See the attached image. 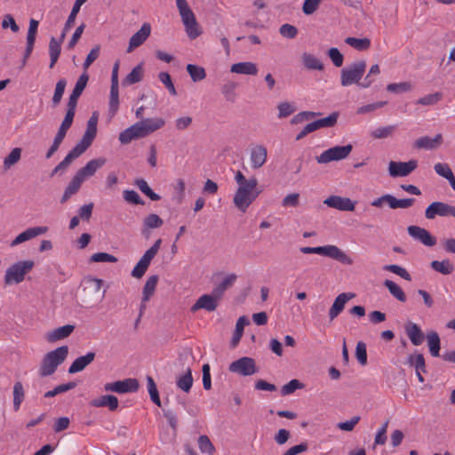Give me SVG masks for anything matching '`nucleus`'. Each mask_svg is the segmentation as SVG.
Here are the masks:
<instances>
[{"mask_svg":"<svg viewBox=\"0 0 455 455\" xmlns=\"http://www.w3.org/2000/svg\"><path fill=\"white\" fill-rule=\"evenodd\" d=\"M299 251L304 254H318L335 259L342 264L352 265L353 259L340 248L328 244L317 247H300Z\"/></svg>","mask_w":455,"mask_h":455,"instance_id":"obj_4","label":"nucleus"},{"mask_svg":"<svg viewBox=\"0 0 455 455\" xmlns=\"http://www.w3.org/2000/svg\"><path fill=\"white\" fill-rule=\"evenodd\" d=\"M177 8L189 38L195 39L201 34L196 16L187 0H176Z\"/></svg>","mask_w":455,"mask_h":455,"instance_id":"obj_5","label":"nucleus"},{"mask_svg":"<svg viewBox=\"0 0 455 455\" xmlns=\"http://www.w3.org/2000/svg\"><path fill=\"white\" fill-rule=\"evenodd\" d=\"M193 385V377L192 371L190 368H188L186 372L178 378L177 379V387L182 391L188 393Z\"/></svg>","mask_w":455,"mask_h":455,"instance_id":"obj_42","label":"nucleus"},{"mask_svg":"<svg viewBox=\"0 0 455 455\" xmlns=\"http://www.w3.org/2000/svg\"><path fill=\"white\" fill-rule=\"evenodd\" d=\"M74 330L75 325L73 324H66L61 327H58L46 334V339L49 342H56L70 336Z\"/></svg>","mask_w":455,"mask_h":455,"instance_id":"obj_26","label":"nucleus"},{"mask_svg":"<svg viewBox=\"0 0 455 455\" xmlns=\"http://www.w3.org/2000/svg\"><path fill=\"white\" fill-rule=\"evenodd\" d=\"M230 71L235 74L255 76L258 73V67L251 61L238 62L231 66Z\"/></svg>","mask_w":455,"mask_h":455,"instance_id":"obj_32","label":"nucleus"},{"mask_svg":"<svg viewBox=\"0 0 455 455\" xmlns=\"http://www.w3.org/2000/svg\"><path fill=\"white\" fill-rule=\"evenodd\" d=\"M162 243V239H157L155 243L146 251V252L143 254V256L140 258L139 262L136 264V266L133 267L132 271V275L135 278H141L148 267L150 265L151 260L155 258V256L157 254L160 246Z\"/></svg>","mask_w":455,"mask_h":455,"instance_id":"obj_9","label":"nucleus"},{"mask_svg":"<svg viewBox=\"0 0 455 455\" xmlns=\"http://www.w3.org/2000/svg\"><path fill=\"white\" fill-rule=\"evenodd\" d=\"M384 269L401 276L406 281L411 280V276L409 272L404 267L398 265H386Z\"/></svg>","mask_w":455,"mask_h":455,"instance_id":"obj_59","label":"nucleus"},{"mask_svg":"<svg viewBox=\"0 0 455 455\" xmlns=\"http://www.w3.org/2000/svg\"><path fill=\"white\" fill-rule=\"evenodd\" d=\"M384 285H385V287L387 288L390 294L394 298H395L397 300H399L400 302L406 301V299H407L406 295H405L404 291H403V289L397 283H395V282H393L391 280H386L384 282Z\"/></svg>","mask_w":455,"mask_h":455,"instance_id":"obj_41","label":"nucleus"},{"mask_svg":"<svg viewBox=\"0 0 455 455\" xmlns=\"http://www.w3.org/2000/svg\"><path fill=\"white\" fill-rule=\"evenodd\" d=\"M165 121L161 117L142 119L126 128L119 134L122 144H129L133 140L145 138L164 127Z\"/></svg>","mask_w":455,"mask_h":455,"instance_id":"obj_2","label":"nucleus"},{"mask_svg":"<svg viewBox=\"0 0 455 455\" xmlns=\"http://www.w3.org/2000/svg\"><path fill=\"white\" fill-rule=\"evenodd\" d=\"M235 180L238 187L233 197L235 206L242 212H245L248 207L261 193L258 190V180L255 177L246 179L242 172L237 171Z\"/></svg>","mask_w":455,"mask_h":455,"instance_id":"obj_1","label":"nucleus"},{"mask_svg":"<svg viewBox=\"0 0 455 455\" xmlns=\"http://www.w3.org/2000/svg\"><path fill=\"white\" fill-rule=\"evenodd\" d=\"M140 384L136 379H125L115 382L107 383L104 386L106 391H111L117 394H125L136 392L139 389Z\"/></svg>","mask_w":455,"mask_h":455,"instance_id":"obj_13","label":"nucleus"},{"mask_svg":"<svg viewBox=\"0 0 455 455\" xmlns=\"http://www.w3.org/2000/svg\"><path fill=\"white\" fill-rule=\"evenodd\" d=\"M198 447L202 453H206L208 455H214L216 449L210 438L205 435H200L198 438Z\"/></svg>","mask_w":455,"mask_h":455,"instance_id":"obj_51","label":"nucleus"},{"mask_svg":"<svg viewBox=\"0 0 455 455\" xmlns=\"http://www.w3.org/2000/svg\"><path fill=\"white\" fill-rule=\"evenodd\" d=\"M430 266L435 271L443 275H450L454 270V266L449 259H443L442 261L433 260Z\"/></svg>","mask_w":455,"mask_h":455,"instance_id":"obj_43","label":"nucleus"},{"mask_svg":"<svg viewBox=\"0 0 455 455\" xmlns=\"http://www.w3.org/2000/svg\"><path fill=\"white\" fill-rule=\"evenodd\" d=\"M144 70L142 63L137 65L123 80L124 86L132 85L140 82L143 79Z\"/></svg>","mask_w":455,"mask_h":455,"instance_id":"obj_36","label":"nucleus"},{"mask_svg":"<svg viewBox=\"0 0 455 455\" xmlns=\"http://www.w3.org/2000/svg\"><path fill=\"white\" fill-rule=\"evenodd\" d=\"M427 346L432 356L440 355V337L436 331H430L427 334Z\"/></svg>","mask_w":455,"mask_h":455,"instance_id":"obj_37","label":"nucleus"},{"mask_svg":"<svg viewBox=\"0 0 455 455\" xmlns=\"http://www.w3.org/2000/svg\"><path fill=\"white\" fill-rule=\"evenodd\" d=\"M353 146L347 144L346 146H335L315 157L318 164H326L332 161H340L346 159L352 152Z\"/></svg>","mask_w":455,"mask_h":455,"instance_id":"obj_8","label":"nucleus"},{"mask_svg":"<svg viewBox=\"0 0 455 455\" xmlns=\"http://www.w3.org/2000/svg\"><path fill=\"white\" fill-rule=\"evenodd\" d=\"M87 0H76L73 8L71 10V12L66 21V28H71L75 23L77 13L80 11L81 6L86 2Z\"/></svg>","mask_w":455,"mask_h":455,"instance_id":"obj_58","label":"nucleus"},{"mask_svg":"<svg viewBox=\"0 0 455 455\" xmlns=\"http://www.w3.org/2000/svg\"><path fill=\"white\" fill-rule=\"evenodd\" d=\"M61 52V44L60 42H58V40L55 37H52L49 42V55H50V68H52L56 62L58 61V59L60 57Z\"/></svg>","mask_w":455,"mask_h":455,"instance_id":"obj_38","label":"nucleus"},{"mask_svg":"<svg viewBox=\"0 0 455 455\" xmlns=\"http://www.w3.org/2000/svg\"><path fill=\"white\" fill-rule=\"evenodd\" d=\"M355 356L358 362L362 365H365L367 363V351L366 345L363 341H358L355 347Z\"/></svg>","mask_w":455,"mask_h":455,"instance_id":"obj_64","label":"nucleus"},{"mask_svg":"<svg viewBox=\"0 0 455 455\" xmlns=\"http://www.w3.org/2000/svg\"><path fill=\"white\" fill-rule=\"evenodd\" d=\"M338 117H339V114L334 112L324 118H321V119H318L315 121L317 123L319 129L333 127L337 124Z\"/></svg>","mask_w":455,"mask_h":455,"instance_id":"obj_60","label":"nucleus"},{"mask_svg":"<svg viewBox=\"0 0 455 455\" xmlns=\"http://www.w3.org/2000/svg\"><path fill=\"white\" fill-rule=\"evenodd\" d=\"M396 130V125H387L384 127H379L371 132V136L374 139H386L391 137L395 131Z\"/></svg>","mask_w":455,"mask_h":455,"instance_id":"obj_50","label":"nucleus"},{"mask_svg":"<svg viewBox=\"0 0 455 455\" xmlns=\"http://www.w3.org/2000/svg\"><path fill=\"white\" fill-rule=\"evenodd\" d=\"M408 362L411 366H414L416 371L426 372L425 358L422 354L410 355Z\"/></svg>","mask_w":455,"mask_h":455,"instance_id":"obj_57","label":"nucleus"},{"mask_svg":"<svg viewBox=\"0 0 455 455\" xmlns=\"http://www.w3.org/2000/svg\"><path fill=\"white\" fill-rule=\"evenodd\" d=\"M186 68L193 82L202 81L206 76L205 69L203 67L188 64Z\"/></svg>","mask_w":455,"mask_h":455,"instance_id":"obj_47","label":"nucleus"},{"mask_svg":"<svg viewBox=\"0 0 455 455\" xmlns=\"http://www.w3.org/2000/svg\"><path fill=\"white\" fill-rule=\"evenodd\" d=\"M119 108V90L118 86H111L109 96V113L115 116Z\"/></svg>","mask_w":455,"mask_h":455,"instance_id":"obj_53","label":"nucleus"},{"mask_svg":"<svg viewBox=\"0 0 455 455\" xmlns=\"http://www.w3.org/2000/svg\"><path fill=\"white\" fill-rule=\"evenodd\" d=\"M405 332L414 346H419L424 341V333L417 323H408L405 325Z\"/></svg>","mask_w":455,"mask_h":455,"instance_id":"obj_29","label":"nucleus"},{"mask_svg":"<svg viewBox=\"0 0 455 455\" xmlns=\"http://www.w3.org/2000/svg\"><path fill=\"white\" fill-rule=\"evenodd\" d=\"M279 33L285 38L293 39L298 35V28L293 25L286 23L280 27Z\"/></svg>","mask_w":455,"mask_h":455,"instance_id":"obj_63","label":"nucleus"},{"mask_svg":"<svg viewBox=\"0 0 455 455\" xmlns=\"http://www.w3.org/2000/svg\"><path fill=\"white\" fill-rule=\"evenodd\" d=\"M82 154L77 149L73 148L65 158L52 171L51 177H53L58 173L62 174L71 164L72 161L79 157Z\"/></svg>","mask_w":455,"mask_h":455,"instance_id":"obj_30","label":"nucleus"},{"mask_svg":"<svg viewBox=\"0 0 455 455\" xmlns=\"http://www.w3.org/2000/svg\"><path fill=\"white\" fill-rule=\"evenodd\" d=\"M418 167V161L411 159L408 162L390 161L388 164V172L391 177H406Z\"/></svg>","mask_w":455,"mask_h":455,"instance_id":"obj_12","label":"nucleus"},{"mask_svg":"<svg viewBox=\"0 0 455 455\" xmlns=\"http://www.w3.org/2000/svg\"><path fill=\"white\" fill-rule=\"evenodd\" d=\"M135 185L137 188L147 196H148L152 201H158L160 200V196L155 193L148 186V182L143 180L140 179L135 181Z\"/></svg>","mask_w":455,"mask_h":455,"instance_id":"obj_52","label":"nucleus"},{"mask_svg":"<svg viewBox=\"0 0 455 455\" xmlns=\"http://www.w3.org/2000/svg\"><path fill=\"white\" fill-rule=\"evenodd\" d=\"M237 275L235 274L228 275L223 281H221L214 289L212 293L220 301L224 296L225 291L233 286L236 281Z\"/></svg>","mask_w":455,"mask_h":455,"instance_id":"obj_31","label":"nucleus"},{"mask_svg":"<svg viewBox=\"0 0 455 455\" xmlns=\"http://www.w3.org/2000/svg\"><path fill=\"white\" fill-rule=\"evenodd\" d=\"M158 283V275H154L148 278L143 287V302L148 301L154 294Z\"/></svg>","mask_w":455,"mask_h":455,"instance_id":"obj_39","label":"nucleus"},{"mask_svg":"<svg viewBox=\"0 0 455 455\" xmlns=\"http://www.w3.org/2000/svg\"><path fill=\"white\" fill-rule=\"evenodd\" d=\"M387 90L390 92L394 93H401L404 92H409L411 90V84L408 82H402V83H394L389 84L387 86Z\"/></svg>","mask_w":455,"mask_h":455,"instance_id":"obj_62","label":"nucleus"},{"mask_svg":"<svg viewBox=\"0 0 455 455\" xmlns=\"http://www.w3.org/2000/svg\"><path fill=\"white\" fill-rule=\"evenodd\" d=\"M267 159V150L263 145H256L251 149L250 160L252 169H259Z\"/></svg>","mask_w":455,"mask_h":455,"instance_id":"obj_21","label":"nucleus"},{"mask_svg":"<svg viewBox=\"0 0 455 455\" xmlns=\"http://www.w3.org/2000/svg\"><path fill=\"white\" fill-rule=\"evenodd\" d=\"M277 109L279 118H285L295 112V108L288 101L279 103Z\"/></svg>","mask_w":455,"mask_h":455,"instance_id":"obj_61","label":"nucleus"},{"mask_svg":"<svg viewBox=\"0 0 455 455\" xmlns=\"http://www.w3.org/2000/svg\"><path fill=\"white\" fill-rule=\"evenodd\" d=\"M228 371L241 376H251L258 371V369L253 358L243 356L232 362L228 366Z\"/></svg>","mask_w":455,"mask_h":455,"instance_id":"obj_10","label":"nucleus"},{"mask_svg":"<svg viewBox=\"0 0 455 455\" xmlns=\"http://www.w3.org/2000/svg\"><path fill=\"white\" fill-rule=\"evenodd\" d=\"M345 42L352 46L353 48L358 51H365L371 46V40L369 38H355V37H347Z\"/></svg>","mask_w":455,"mask_h":455,"instance_id":"obj_48","label":"nucleus"},{"mask_svg":"<svg viewBox=\"0 0 455 455\" xmlns=\"http://www.w3.org/2000/svg\"><path fill=\"white\" fill-rule=\"evenodd\" d=\"M66 85H67V81L64 78L60 79L57 82L56 86H55L54 94H53V97L52 100L54 107H56L57 105L60 104V102L62 99L63 93L65 92Z\"/></svg>","mask_w":455,"mask_h":455,"instance_id":"obj_56","label":"nucleus"},{"mask_svg":"<svg viewBox=\"0 0 455 455\" xmlns=\"http://www.w3.org/2000/svg\"><path fill=\"white\" fill-rule=\"evenodd\" d=\"M38 25H39V22L37 20H36L34 19H31L29 20V27H28V35H27V46H26L24 58H23L24 64L26 63L27 59L29 58V56L31 55V53L33 52L34 44H35L36 38Z\"/></svg>","mask_w":455,"mask_h":455,"instance_id":"obj_24","label":"nucleus"},{"mask_svg":"<svg viewBox=\"0 0 455 455\" xmlns=\"http://www.w3.org/2000/svg\"><path fill=\"white\" fill-rule=\"evenodd\" d=\"M355 297L354 293L343 292L339 294L329 310V317L333 321L343 310L345 305Z\"/></svg>","mask_w":455,"mask_h":455,"instance_id":"obj_20","label":"nucleus"},{"mask_svg":"<svg viewBox=\"0 0 455 455\" xmlns=\"http://www.w3.org/2000/svg\"><path fill=\"white\" fill-rule=\"evenodd\" d=\"M247 324H249V320L246 316H241L236 321L235 330V332L232 337V345L234 347L239 343V341L243 334L244 326Z\"/></svg>","mask_w":455,"mask_h":455,"instance_id":"obj_45","label":"nucleus"},{"mask_svg":"<svg viewBox=\"0 0 455 455\" xmlns=\"http://www.w3.org/2000/svg\"><path fill=\"white\" fill-rule=\"evenodd\" d=\"M366 69V62L358 60L344 68L340 71V84L343 87L357 84L360 86Z\"/></svg>","mask_w":455,"mask_h":455,"instance_id":"obj_6","label":"nucleus"},{"mask_svg":"<svg viewBox=\"0 0 455 455\" xmlns=\"http://www.w3.org/2000/svg\"><path fill=\"white\" fill-rule=\"evenodd\" d=\"M90 404L93 407H108L111 411H116L118 407V399L115 395H102L97 399L91 401Z\"/></svg>","mask_w":455,"mask_h":455,"instance_id":"obj_33","label":"nucleus"},{"mask_svg":"<svg viewBox=\"0 0 455 455\" xmlns=\"http://www.w3.org/2000/svg\"><path fill=\"white\" fill-rule=\"evenodd\" d=\"M34 266L31 260L18 261L10 266L4 275V283L11 285L21 283L27 273H28Z\"/></svg>","mask_w":455,"mask_h":455,"instance_id":"obj_7","label":"nucleus"},{"mask_svg":"<svg viewBox=\"0 0 455 455\" xmlns=\"http://www.w3.org/2000/svg\"><path fill=\"white\" fill-rule=\"evenodd\" d=\"M302 61L304 66L310 70H323V65L320 60L310 53H303Z\"/></svg>","mask_w":455,"mask_h":455,"instance_id":"obj_44","label":"nucleus"},{"mask_svg":"<svg viewBox=\"0 0 455 455\" xmlns=\"http://www.w3.org/2000/svg\"><path fill=\"white\" fill-rule=\"evenodd\" d=\"M443 99V93L436 92L432 94L425 95L418 100L417 103L423 106H432L437 104Z\"/></svg>","mask_w":455,"mask_h":455,"instance_id":"obj_55","label":"nucleus"},{"mask_svg":"<svg viewBox=\"0 0 455 455\" xmlns=\"http://www.w3.org/2000/svg\"><path fill=\"white\" fill-rule=\"evenodd\" d=\"M415 203L414 198H403L397 199L394 196L390 195L389 196V207L391 209H407L412 206Z\"/></svg>","mask_w":455,"mask_h":455,"instance_id":"obj_49","label":"nucleus"},{"mask_svg":"<svg viewBox=\"0 0 455 455\" xmlns=\"http://www.w3.org/2000/svg\"><path fill=\"white\" fill-rule=\"evenodd\" d=\"M25 396L23 385L21 382L17 381L13 386V409L15 411L20 410Z\"/></svg>","mask_w":455,"mask_h":455,"instance_id":"obj_46","label":"nucleus"},{"mask_svg":"<svg viewBox=\"0 0 455 455\" xmlns=\"http://www.w3.org/2000/svg\"><path fill=\"white\" fill-rule=\"evenodd\" d=\"M323 204L328 207L344 212H352L355 210V202H353L347 197L339 196H331L323 201Z\"/></svg>","mask_w":455,"mask_h":455,"instance_id":"obj_15","label":"nucleus"},{"mask_svg":"<svg viewBox=\"0 0 455 455\" xmlns=\"http://www.w3.org/2000/svg\"><path fill=\"white\" fill-rule=\"evenodd\" d=\"M408 234L415 240L419 241L426 246L435 245L436 239L425 228L418 226L408 227Z\"/></svg>","mask_w":455,"mask_h":455,"instance_id":"obj_16","label":"nucleus"},{"mask_svg":"<svg viewBox=\"0 0 455 455\" xmlns=\"http://www.w3.org/2000/svg\"><path fill=\"white\" fill-rule=\"evenodd\" d=\"M89 80V76L87 73H83L78 80L76 83V85L72 91V93L69 96L68 107L76 108L77 100L81 94L83 93L84 88Z\"/></svg>","mask_w":455,"mask_h":455,"instance_id":"obj_22","label":"nucleus"},{"mask_svg":"<svg viewBox=\"0 0 455 455\" xmlns=\"http://www.w3.org/2000/svg\"><path fill=\"white\" fill-rule=\"evenodd\" d=\"M442 144L443 135L441 133H437L433 138L429 136L419 137L413 142V148L416 149L434 150L440 148Z\"/></svg>","mask_w":455,"mask_h":455,"instance_id":"obj_17","label":"nucleus"},{"mask_svg":"<svg viewBox=\"0 0 455 455\" xmlns=\"http://www.w3.org/2000/svg\"><path fill=\"white\" fill-rule=\"evenodd\" d=\"M96 134L97 127L87 125L82 140L74 148L83 154L92 145Z\"/></svg>","mask_w":455,"mask_h":455,"instance_id":"obj_27","label":"nucleus"},{"mask_svg":"<svg viewBox=\"0 0 455 455\" xmlns=\"http://www.w3.org/2000/svg\"><path fill=\"white\" fill-rule=\"evenodd\" d=\"M101 286H102V280H100V279H98V278L86 279L84 282L83 291L85 293V295H87V293H88L89 296H87L83 301L87 304L91 303L92 300L91 294H99L100 291Z\"/></svg>","mask_w":455,"mask_h":455,"instance_id":"obj_28","label":"nucleus"},{"mask_svg":"<svg viewBox=\"0 0 455 455\" xmlns=\"http://www.w3.org/2000/svg\"><path fill=\"white\" fill-rule=\"evenodd\" d=\"M75 113H76V108L68 107L66 116H65L64 120L62 121L60 126L59 127L57 133L66 137V134H67L68 129L71 127V125L73 124Z\"/></svg>","mask_w":455,"mask_h":455,"instance_id":"obj_40","label":"nucleus"},{"mask_svg":"<svg viewBox=\"0 0 455 455\" xmlns=\"http://www.w3.org/2000/svg\"><path fill=\"white\" fill-rule=\"evenodd\" d=\"M21 156V149L20 148H13L4 160V167L5 170L10 169L17 164Z\"/></svg>","mask_w":455,"mask_h":455,"instance_id":"obj_54","label":"nucleus"},{"mask_svg":"<svg viewBox=\"0 0 455 455\" xmlns=\"http://www.w3.org/2000/svg\"><path fill=\"white\" fill-rule=\"evenodd\" d=\"M68 355V346L59 347L56 349L45 354L41 361L38 370L39 376L44 378L52 375L56 371L59 365H60L66 360Z\"/></svg>","mask_w":455,"mask_h":455,"instance_id":"obj_3","label":"nucleus"},{"mask_svg":"<svg viewBox=\"0 0 455 455\" xmlns=\"http://www.w3.org/2000/svg\"><path fill=\"white\" fill-rule=\"evenodd\" d=\"M83 182L84 180L76 174L66 188L60 199V203H66L73 195L76 194L79 191Z\"/></svg>","mask_w":455,"mask_h":455,"instance_id":"obj_35","label":"nucleus"},{"mask_svg":"<svg viewBox=\"0 0 455 455\" xmlns=\"http://www.w3.org/2000/svg\"><path fill=\"white\" fill-rule=\"evenodd\" d=\"M96 354L94 352H88L86 355L75 359L68 368V373L74 374L84 371L89 364L95 359Z\"/></svg>","mask_w":455,"mask_h":455,"instance_id":"obj_25","label":"nucleus"},{"mask_svg":"<svg viewBox=\"0 0 455 455\" xmlns=\"http://www.w3.org/2000/svg\"><path fill=\"white\" fill-rule=\"evenodd\" d=\"M163 224V220L157 214L151 213L144 219L141 232L146 237H148L150 229L158 228Z\"/></svg>","mask_w":455,"mask_h":455,"instance_id":"obj_34","label":"nucleus"},{"mask_svg":"<svg viewBox=\"0 0 455 455\" xmlns=\"http://www.w3.org/2000/svg\"><path fill=\"white\" fill-rule=\"evenodd\" d=\"M48 231L47 227H34L29 228L18 235L14 240L12 241L11 246H16L20 243H22L26 241H28L34 237L44 235Z\"/></svg>","mask_w":455,"mask_h":455,"instance_id":"obj_23","label":"nucleus"},{"mask_svg":"<svg viewBox=\"0 0 455 455\" xmlns=\"http://www.w3.org/2000/svg\"><path fill=\"white\" fill-rule=\"evenodd\" d=\"M437 216L455 218V207L443 202H433L427 207L425 217L427 220H434Z\"/></svg>","mask_w":455,"mask_h":455,"instance_id":"obj_11","label":"nucleus"},{"mask_svg":"<svg viewBox=\"0 0 455 455\" xmlns=\"http://www.w3.org/2000/svg\"><path fill=\"white\" fill-rule=\"evenodd\" d=\"M106 162L107 160L104 157L92 159L83 168L79 169L76 174L84 181L86 179L93 176L99 169L103 167Z\"/></svg>","mask_w":455,"mask_h":455,"instance_id":"obj_18","label":"nucleus"},{"mask_svg":"<svg viewBox=\"0 0 455 455\" xmlns=\"http://www.w3.org/2000/svg\"><path fill=\"white\" fill-rule=\"evenodd\" d=\"M151 26L149 23H144L140 29L137 31L130 39L127 52H132L135 48L140 46L150 36Z\"/></svg>","mask_w":455,"mask_h":455,"instance_id":"obj_19","label":"nucleus"},{"mask_svg":"<svg viewBox=\"0 0 455 455\" xmlns=\"http://www.w3.org/2000/svg\"><path fill=\"white\" fill-rule=\"evenodd\" d=\"M220 300L212 294H203L191 307L190 311L196 313L200 309H204L208 312L216 310L219 306Z\"/></svg>","mask_w":455,"mask_h":455,"instance_id":"obj_14","label":"nucleus"}]
</instances>
